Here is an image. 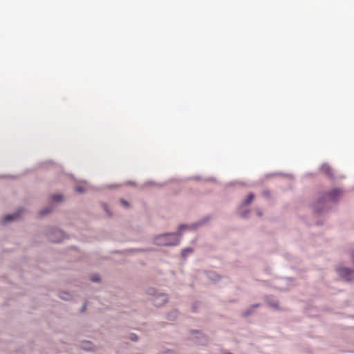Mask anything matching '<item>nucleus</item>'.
Here are the masks:
<instances>
[{
	"label": "nucleus",
	"mask_w": 354,
	"mask_h": 354,
	"mask_svg": "<svg viewBox=\"0 0 354 354\" xmlns=\"http://www.w3.org/2000/svg\"><path fill=\"white\" fill-rule=\"evenodd\" d=\"M179 234H166L159 236L156 239V243L162 245H176L179 243Z\"/></svg>",
	"instance_id": "nucleus-1"
},
{
	"label": "nucleus",
	"mask_w": 354,
	"mask_h": 354,
	"mask_svg": "<svg viewBox=\"0 0 354 354\" xmlns=\"http://www.w3.org/2000/svg\"><path fill=\"white\" fill-rule=\"evenodd\" d=\"M337 272L345 280L350 281L354 277V272L348 268H338Z\"/></svg>",
	"instance_id": "nucleus-2"
},
{
	"label": "nucleus",
	"mask_w": 354,
	"mask_h": 354,
	"mask_svg": "<svg viewBox=\"0 0 354 354\" xmlns=\"http://www.w3.org/2000/svg\"><path fill=\"white\" fill-rule=\"evenodd\" d=\"M342 191L338 189H334L328 194V198L333 201H337L342 196Z\"/></svg>",
	"instance_id": "nucleus-3"
},
{
	"label": "nucleus",
	"mask_w": 354,
	"mask_h": 354,
	"mask_svg": "<svg viewBox=\"0 0 354 354\" xmlns=\"http://www.w3.org/2000/svg\"><path fill=\"white\" fill-rule=\"evenodd\" d=\"M321 170L324 174L328 176L329 177L333 176L332 171L330 167L327 165H323L321 167Z\"/></svg>",
	"instance_id": "nucleus-4"
},
{
	"label": "nucleus",
	"mask_w": 354,
	"mask_h": 354,
	"mask_svg": "<svg viewBox=\"0 0 354 354\" xmlns=\"http://www.w3.org/2000/svg\"><path fill=\"white\" fill-rule=\"evenodd\" d=\"M17 214H8V215H6L1 221V223L3 224H6L7 222L10 221H12V220H15L17 218Z\"/></svg>",
	"instance_id": "nucleus-5"
},
{
	"label": "nucleus",
	"mask_w": 354,
	"mask_h": 354,
	"mask_svg": "<svg viewBox=\"0 0 354 354\" xmlns=\"http://www.w3.org/2000/svg\"><path fill=\"white\" fill-rule=\"evenodd\" d=\"M254 196L253 194H248V196H247L245 201H244V205H249L252 201V200L254 199Z\"/></svg>",
	"instance_id": "nucleus-6"
},
{
	"label": "nucleus",
	"mask_w": 354,
	"mask_h": 354,
	"mask_svg": "<svg viewBox=\"0 0 354 354\" xmlns=\"http://www.w3.org/2000/svg\"><path fill=\"white\" fill-rule=\"evenodd\" d=\"M52 198H53V201L55 202H59V201H62L63 196L61 194H56V195H53Z\"/></svg>",
	"instance_id": "nucleus-7"
},
{
	"label": "nucleus",
	"mask_w": 354,
	"mask_h": 354,
	"mask_svg": "<svg viewBox=\"0 0 354 354\" xmlns=\"http://www.w3.org/2000/svg\"><path fill=\"white\" fill-rule=\"evenodd\" d=\"M86 187L85 186H77L75 187V191L78 193H82L85 192Z\"/></svg>",
	"instance_id": "nucleus-8"
},
{
	"label": "nucleus",
	"mask_w": 354,
	"mask_h": 354,
	"mask_svg": "<svg viewBox=\"0 0 354 354\" xmlns=\"http://www.w3.org/2000/svg\"><path fill=\"white\" fill-rule=\"evenodd\" d=\"M192 250L191 248H186L182 250V255L185 257L188 253H191Z\"/></svg>",
	"instance_id": "nucleus-9"
},
{
	"label": "nucleus",
	"mask_w": 354,
	"mask_h": 354,
	"mask_svg": "<svg viewBox=\"0 0 354 354\" xmlns=\"http://www.w3.org/2000/svg\"><path fill=\"white\" fill-rule=\"evenodd\" d=\"M68 295L67 293H62L60 295V297L63 299H68Z\"/></svg>",
	"instance_id": "nucleus-10"
},
{
	"label": "nucleus",
	"mask_w": 354,
	"mask_h": 354,
	"mask_svg": "<svg viewBox=\"0 0 354 354\" xmlns=\"http://www.w3.org/2000/svg\"><path fill=\"white\" fill-rule=\"evenodd\" d=\"M160 299H161L162 301L163 302H166L167 301V297L165 295H162L160 297Z\"/></svg>",
	"instance_id": "nucleus-11"
},
{
	"label": "nucleus",
	"mask_w": 354,
	"mask_h": 354,
	"mask_svg": "<svg viewBox=\"0 0 354 354\" xmlns=\"http://www.w3.org/2000/svg\"><path fill=\"white\" fill-rule=\"evenodd\" d=\"M189 226L188 225H181L180 227H179V230H181L183 229H185V228H188Z\"/></svg>",
	"instance_id": "nucleus-12"
},
{
	"label": "nucleus",
	"mask_w": 354,
	"mask_h": 354,
	"mask_svg": "<svg viewBox=\"0 0 354 354\" xmlns=\"http://www.w3.org/2000/svg\"><path fill=\"white\" fill-rule=\"evenodd\" d=\"M121 202L123 204V205L126 206V207H128L129 206V203L127 201H124V200H121Z\"/></svg>",
	"instance_id": "nucleus-13"
},
{
	"label": "nucleus",
	"mask_w": 354,
	"mask_h": 354,
	"mask_svg": "<svg viewBox=\"0 0 354 354\" xmlns=\"http://www.w3.org/2000/svg\"><path fill=\"white\" fill-rule=\"evenodd\" d=\"M50 210V209H45L44 212H42V214H47L48 212H49Z\"/></svg>",
	"instance_id": "nucleus-14"
},
{
	"label": "nucleus",
	"mask_w": 354,
	"mask_h": 354,
	"mask_svg": "<svg viewBox=\"0 0 354 354\" xmlns=\"http://www.w3.org/2000/svg\"><path fill=\"white\" fill-rule=\"evenodd\" d=\"M98 280H99V279L97 277H93L92 279V281H98Z\"/></svg>",
	"instance_id": "nucleus-15"
},
{
	"label": "nucleus",
	"mask_w": 354,
	"mask_h": 354,
	"mask_svg": "<svg viewBox=\"0 0 354 354\" xmlns=\"http://www.w3.org/2000/svg\"><path fill=\"white\" fill-rule=\"evenodd\" d=\"M131 340L136 341L137 339L136 337H131Z\"/></svg>",
	"instance_id": "nucleus-16"
},
{
	"label": "nucleus",
	"mask_w": 354,
	"mask_h": 354,
	"mask_svg": "<svg viewBox=\"0 0 354 354\" xmlns=\"http://www.w3.org/2000/svg\"><path fill=\"white\" fill-rule=\"evenodd\" d=\"M352 259H353V261L354 263V254H353V255H352Z\"/></svg>",
	"instance_id": "nucleus-17"
}]
</instances>
